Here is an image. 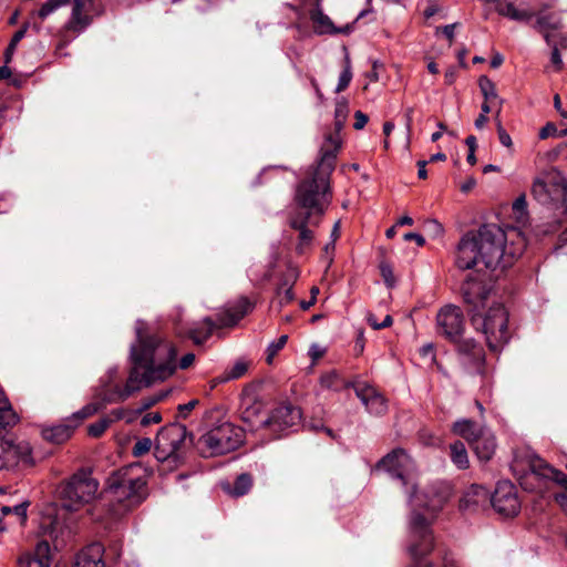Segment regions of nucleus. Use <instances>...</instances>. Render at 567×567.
I'll use <instances>...</instances> for the list:
<instances>
[{
	"label": "nucleus",
	"instance_id": "obj_1",
	"mask_svg": "<svg viewBox=\"0 0 567 567\" xmlns=\"http://www.w3.org/2000/svg\"><path fill=\"white\" fill-rule=\"evenodd\" d=\"M136 342L131 347L133 367L117 400L124 401L134 392L172 377L177 368L186 370L195 362V354L188 352L176 361L177 349L161 333L148 332L146 323L138 320L135 326Z\"/></svg>",
	"mask_w": 567,
	"mask_h": 567
},
{
	"label": "nucleus",
	"instance_id": "obj_2",
	"mask_svg": "<svg viewBox=\"0 0 567 567\" xmlns=\"http://www.w3.org/2000/svg\"><path fill=\"white\" fill-rule=\"evenodd\" d=\"M527 245L524 234L515 227L503 229L494 224L466 233L454 252V265L461 270L481 267L489 270L509 267Z\"/></svg>",
	"mask_w": 567,
	"mask_h": 567
},
{
	"label": "nucleus",
	"instance_id": "obj_3",
	"mask_svg": "<svg viewBox=\"0 0 567 567\" xmlns=\"http://www.w3.org/2000/svg\"><path fill=\"white\" fill-rule=\"evenodd\" d=\"M341 148L340 127L324 134L319 152V161L311 167L297 187L296 202L306 213L321 216L331 202L330 176L336 167Z\"/></svg>",
	"mask_w": 567,
	"mask_h": 567
},
{
	"label": "nucleus",
	"instance_id": "obj_4",
	"mask_svg": "<svg viewBox=\"0 0 567 567\" xmlns=\"http://www.w3.org/2000/svg\"><path fill=\"white\" fill-rule=\"evenodd\" d=\"M393 477L400 480L409 493V499L413 507L425 508L432 513L439 512L452 495L450 484L436 482L421 494L416 492V483L412 473L413 463L405 451L398 449L385 455L378 464Z\"/></svg>",
	"mask_w": 567,
	"mask_h": 567
},
{
	"label": "nucleus",
	"instance_id": "obj_5",
	"mask_svg": "<svg viewBox=\"0 0 567 567\" xmlns=\"http://www.w3.org/2000/svg\"><path fill=\"white\" fill-rule=\"evenodd\" d=\"M109 511L120 518L140 506L147 497V477L140 464L113 472L106 481Z\"/></svg>",
	"mask_w": 567,
	"mask_h": 567
},
{
	"label": "nucleus",
	"instance_id": "obj_6",
	"mask_svg": "<svg viewBox=\"0 0 567 567\" xmlns=\"http://www.w3.org/2000/svg\"><path fill=\"white\" fill-rule=\"evenodd\" d=\"M436 323L439 332L447 339L457 342L458 352L475 365L478 373H482L484 363V350L473 339L458 340L464 329V317L462 310L456 306L443 307L437 316Z\"/></svg>",
	"mask_w": 567,
	"mask_h": 567
},
{
	"label": "nucleus",
	"instance_id": "obj_7",
	"mask_svg": "<svg viewBox=\"0 0 567 567\" xmlns=\"http://www.w3.org/2000/svg\"><path fill=\"white\" fill-rule=\"evenodd\" d=\"M244 440L245 432L240 426L221 422L200 435L195 447L203 457H213L235 451Z\"/></svg>",
	"mask_w": 567,
	"mask_h": 567
},
{
	"label": "nucleus",
	"instance_id": "obj_8",
	"mask_svg": "<svg viewBox=\"0 0 567 567\" xmlns=\"http://www.w3.org/2000/svg\"><path fill=\"white\" fill-rule=\"evenodd\" d=\"M97 489L99 482L91 472L80 470L60 483L56 494L64 509L76 512L94 499Z\"/></svg>",
	"mask_w": 567,
	"mask_h": 567
},
{
	"label": "nucleus",
	"instance_id": "obj_9",
	"mask_svg": "<svg viewBox=\"0 0 567 567\" xmlns=\"http://www.w3.org/2000/svg\"><path fill=\"white\" fill-rule=\"evenodd\" d=\"M472 324L481 331L492 351L499 350L509 340L508 315L501 303H493L486 312L472 315Z\"/></svg>",
	"mask_w": 567,
	"mask_h": 567
},
{
	"label": "nucleus",
	"instance_id": "obj_10",
	"mask_svg": "<svg viewBox=\"0 0 567 567\" xmlns=\"http://www.w3.org/2000/svg\"><path fill=\"white\" fill-rule=\"evenodd\" d=\"M255 302L247 297H239L234 303L226 306L218 315L217 320L205 318L189 329L188 337L196 344L204 343L213 333L214 329L236 326L246 315L252 311Z\"/></svg>",
	"mask_w": 567,
	"mask_h": 567
},
{
	"label": "nucleus",
	"instance_id": "obj_11",
	"mask_svg": "<svg viewBox=\"0 0 567 567\" xmlns=\"http://www.w3.org/2000/svg\"><path fill=\"white\" fill-rule=\"evenodd\" d=\"M187 435L186 426L181 423H172L162 427L155 440V457L159 462H177Z\"/></svg>",
	"mask_w": 567,
	"mask_h": 567
},
{
	"label": "nucleus",
	"instance_id": "obj_12",
	"mask_svg": "<svg viewBox=\"0 0 567 567\" xmlns=\"http://www.w3.org/2000/svg\"><path fill=\"white\" fill-rule=\"evenodd\" d=\"M71 14L64 29L73 33L83 32L94 20L102 14L101 0H69Z\"/></svg>",
	"mask_w": 567,
	"mask_h": 567
},
{
	"label": "nucleus",
	"instance_id": "obj_13",
	"mask_svg": "<svg viewBox=\"0 0 567 567\" xmlns=\"http://www.w3.org/2000/svg\"><path fill=\"white\" fill-rule=\"evenodd\" d=\"M300 421V409L285 403L272 409L267 419L264 420V423H266L267 430L279 437L281 434L298 426Z\"/></svg>",
	"mask_w": 567,
	"mask_h": 567
},
{
	"label": "nucleus",
	"instance_id": "obj_14",
	"mask_svg": "<svg viewBox=\"0 0 567 567\" xmlns=\"http://www.w3.org/2000/svg\"><path fill=\"white\" fill-rule=\"evenodd\" d=\"M532 195L542 205L563 202L567 197V183L561 176L536 178L532 186Z\"/></svg>",
	"mask_w": 567,
	"mask_h": 567
},
{
	"label": "nucleus",
	"instance_id": "obj_15",
	"mask_svg": "<svg viewBox=\"0 0 567 567\" xmlns=\"http://www.w3.org/2000/svg\"><path fill=\"white\" fill-rule=\"evenodd\" d=\"M491 502L495 511L506 517L517 515L520 509L517 489L509 481H501L497 483Z\"/></svg>",
	"mask_w": 567,
	"mask_h": 567
},
{
	"label": "nucleus",
	"instance_id": "obj_16",
	"mask_svg": "<svg viewBox=\"0 0 567 567\" xmlns=\"http://www.w3.org/2000/svg\"><path fill=\"white\" fill-rule=\"evenodd\" d=\"M411 533L417 542L410 546V554L413 559L427 555L433 548V535L430 523L419 513H414L411 519Z\"/></svg>",
	"mask_w": 567,
	"mask_h": 567
},
{
	"label": "nucleus",
	"instance_id": "obj_17",
	"mask_svg": "<svg viewBox=\"0 0 567 567\" xmlns=\"http://www.w3.org/2000/svg\"><path fill=\"white\" fill-rule=\"evenodd\" d=\"M20 463L32 465V447L29 442L1 441L0 443V471L19 465Z\"/></svg>",
	"mask_w": 567,
	"mask_h": 567
},
{
	"label": "nucleus",
	"instance_id": "obj_18",
	"mask_svg": "<svg viewBox=\"0 0 567 567\" xmlns=\"http://www.w3.org/2000/svg\"><path fill=\"white\" fill-rule=\"evenodd\" d=\"M461 290L471 315L485 309L488 303L489 289L481 278L468 276Z\"/></svg>",
	"mask_w": 567,
	"mask_h": 567
},
{
	"label": "nucleus",
	"instance_id": "obj_19",
	"mask_svg": "<svg viewBox=\"0 0 567 567\" xmlns=\"http://www.w3.org/2000/svg\"><path fill=\"white\" fill-rule=\"evenodd\" d=\"M289 225L291 228L299 231L298 244L296 247L297 252H306L310 248L315 238L313 230L310 228V226H318L319 219H312L311 213L297 210L290 215Z\"/></svg>",
	"mask_w": 567,
	"mask_h": 567
},
{
	"label": "nucleus",
	"instance_id": "obj_20",
	"mask_svg": "<svg viewBox=\"0 0 567 567\" xmlns=\"http://www.w3.org/2000/svg\"><path fill=\"white\" fill-rule=\"evenodd\" d=\"M354 391L369 413L375 415L385 413L388 409L386 401L373 386L359 383L354 386Z\"/></svg>",
	"mask_w": 567,
	"mask_h": 567
},
{
	"label": "nucleus",
	"instance_id": "obj_21",
	"mask_svg": "<svg viewBox=\"0 0 567 567\" xmlns=\"http://www.w3.org/2000/svg\"><path fill=\"white\" fill-rule=\"evenodd\" d=\"M264 409L265 404L262 401L248 395L243 400L241 420L248 424L251 430L267 429L266 423H264V420L267 419V416L264 415Z\"/></svg>",
	"mask_w": 567,
	"mask_h": 567
},
{
	"label": "nucleus",
	"instance_id": "obj_22",
	"mask_svg": "<svg viewBox=\"0 0 567 567\" xmlns=\"http://www.w3.org/2000/svg\"><path fill=\"white\" fill-rule=\"evenodd\" d=\"M52 564V551L47 540L37 543L33 553H24L19 557V567H50Z\"/></svg>",
	"mask_w": 567,
	"mask_h": 567
},
{
	"label": "nucleus",
	"instance_id": "obj_23",
	"mask_svg": "<svg viewBox=\"0 0 567 567\" xmlns=\"http://www.w3.org/2000/svg\"><path fill=\"white\" fill-rule=\"evenodd\" d=\"M309 18L312 22L313 31L317 34L349 33L352 30L351 25H347L343 29L334 28L330 18L323 13L319 0H317L313 3V8L309 10Z\"/></svg>",
	"mask_w": 567,
	"mask_h": 567
},
{
	"label": "nucleus",
	"instance_id": "obj_24",
	"mask_svg": "<svg viewBox=\"0 0 567 567\" xmlns=\"http://www.w3.org/2000/svg\"><path fill=\"white\" fill-rule=\"evenodd\" d=\"M470 445L481 461L487 462L495 454L496 439L491 431L484 429Z\"/></svg>",
	"mask_w": 567,
	"mask_h": 567
},
{
	"label": "nucleus",
	"instance_id": "obj_25",
	"mask_svg": "<svg viewBox=\"0 0 567 567\" xmlns=\"http://www.w3.org/2000/svg\"><path fill=\"white\" fill-rule=\"evenodd\" d=\"M495 10L498 14L519 22H528L535 17L534 11L518 9L511 0H495Z\"/></svg>",
	"mask_w": 567,
	"mask_h": 567
},
{
	"label": "nucleus",
	"instance_id": "obj_26",
	"mask_svg": "<svg viewBox=\"0 0 567 567\" xmlns=\"http://www.w3.org/2000/svg\"><path fill=\"white\" fill-rule=\"evenodd\" d=\"M102 553L100 544H92L75 556L72 567H103Z\"/></svg>",
	"mask_w": 567,
	"mask_h": 567
},
{
	"label": "nucleus",
	"instance_id": "obj_27",
	"mask_svg": "<svg viewBox=\"0 0 567 567\" xmlns=\"http://www.w3.org/2000/svg\"><path fill=\"white\" fill-rule=\"evenodd\" d=\"M19 422L17 413L13 411L4 392L0 389V439L4 436L9 429Z\"/></svg>",
	"mask_w": 567,
	"mask_h": 567
},
{
	"label": "nucleus",
	"instance_id": "obj_28",
	"mask_svg": "<svg viewBox=\"0 0 567 567\" xmlns=\"http://www.w3.org/2000/svg\"><path fill=\"white\" fill-rule=\"evenodd\" d=\"M530 468L533 474L550 478L567 491V474L553 468L540 458L534 461L530 465Z\"/></svg>",
	"mask_w": 567,
	"mask_h": 567
},
{
	"label": "nucleus",
	"instance_id": "obj_29",
	"mask_svg": "<svg viewBox=\"0 0 567 567\" xmlns=\"http://www.w3.org/2000/svg\"><path fill=\"white\" fill-rule=\"evenodd\" d=\"M75 426L76 424H56L48 426L42 430V437L48 442L61 444L72 436Z\"/></svg>",
	"mask_w": 567,
	"mask_h": 567
},
{
	"label": "nucleus",
	"instance_id": "obj_30",
	"mask_svg": "<svg viewBox=\"0 0 567 567\" xmlns=\"http://www.w3.org/2000/svg\"><path fill=\"white\" fill-rule=\"evenodd\" d=\"M534 28L544 35V39L548 45H551L554 35L550 33L551 30H558L561 28V21L555 14L538 16Z\"/></svg>",
	"mask_w": 567,
	"mask_h": 567
},
{
	"label": "nucleus",
	"instance_id": "obj_31",
	"mask_svg": "<svg viewBox=\"0 0 567 567\" xmlns=\"http://www.w3.org/2000/svg\"><path fill=\"white\" fill-rule=\"evenodd\" d=\"M452 430L471 444L484 431V427L472 420L461 419L453 424Z\"/></svg>",
	"mask_w": 567,
	"mask_h": 567
},
{
	"label": "nucleus",
	"instance_id": "obj_32",
	"mask_svg": "<svg viewBox=\"0 0 567 567\" xmlns=\"http://www.w3.org/2000/svg\"><path fill=\"white\" fill-rule=\"evenodd\" d=\"M122 417L123 412L120 410H114L109 415H105L96 422L90 424L87 426V433L92 437H100L113 422L121 420Z\"/></svg>",
	"mask_w": 567,
	"mask_h": 567
},
{
	"label": "nucleus",
	"instance_id": "obj_33",
	"mask_svg": "<svg viewBox=\"0 0 567 567\" xmlns=\"http://www.w3.org/2000/svg\"><path fill=\"white\" fill-rule=\"evenodd\" d=\"M320 384L322 388L333 391H341L354 386L351 382L344 380L336 370L323 373L320 377Z\"/></svg>",
	"mask_w": 567,
	"mask_h": 567
},
{
	"label": "nucleus",
	"instance_id": "obj_34",
	"mask_svg": "<svg viewBox=\"0 0 567 567\" xmlns=\"http://www.w3.org/2000/svg\"><path fill=\"white\" fill-rule=\"evenodd\" d=\"M252 487V477L248 473H243L237 476L234 485H224V489L234 497H240L246 495Z\"/></svg>",
	"mask_w": 567,
	"mask_h": 567
},
{
	"label": "nucleus",
	"instance_id": "obj_35",
	"mask_svg": "<svg viewBox=\"0 0 567 567\" xmlns=\"http://www.w3.org/2000/svg\"><path fill=\"white\" fill-rule=\"evenodd\" d=\"M487 498L488 492L483 486L474 485L462 498L461 507L468 508L471 506H477Z\"/></svg>",
	"mask_w": 567,
	"mask_h": 567
},
{
	"label": "nucleus",
	"instance_id": "obj_36",
	"mask_svg": "<svg viewBox=\"0 0 567 567\" xmlns=\"http://www.w3.org/2000/svg\"><path fill=\"white\" fill-rule=\"evenodd\" d=\"M450 449L452 462L461 470L467 468L470 462L465 445L461 441H457L451 444Z\"/></svg>",
	"mask_w": 567,
	"mask_h": 567
},
{
	"label": "nucleus",
	"instance_id": "obj_37",
	"mask_svg": "<svg viewBox=\"0 0 567 567\" xmlns=\"http://www.w3.org/2000/svg\"><path fill=\"white\" fill-rule=\"evenodd\" d=\"M478 85L481 89V92L487 102H495L498 101V110L496 113V117H498L501 112V104L502 101L498 99L495 84L487 78V76H481L478 81Z\"/></svg>",
	"mask_w": 567,
	"mask_h": 567
},
{
	"label": "nucleus",
	"instance_id": "obj_38",
	"mask_svg": "<svg viewBox=\"0 0 567 567\" xmlns=\"http://www.w3.org/2000/svg\"><path fill=\"white\" fill-rule=\"evenodd\" d=\"M69 0H48L42 7L34 13L40 20H45L50 14L55 12L58 9L66 6Z\"/></svg>",
	"mask_w": 567,
	"mask_h": 567
},
{
	"label": "nucleus",
	"instance_id": "obj_39",
	"mask_svg": "<svg viewBox=\"0 0 567 567\" xmlns=\"http://www.w3.org/2000/svg\"><path fill=\"white\" fill-rule=\"evenodd\" d=\"M29 505V502H22L13 506H2L1 514L4 516L14 514L18 517L19 523L23 525L27 520V509Z\"/></svg>",
	"mask_w": 567,
	"mask_h": 567
},
{
	"label": "nucleus",
	"instance_id": "obj_40",
	"mask_svg": "<svg viewBox=\"0 0 567 567\" xmlns=\"http://www.w3.org/2000/svg\"><path fill=\"white\" fill-rule=\"evenodd\" d=\"M249 368V362L246 360H237L231 367L226 369V380H237L246 374Z\"/></svg>",
	"mask_w": 567,
	"mask_h": 567
},
{
	"label": "nucleus",
	"instance_id": "obj_41",
	"mask_svg": "<svg viewBox=\"0 0 567 567\" xmlns=\"http://www.w3.org/2000/svg\"><path fill=\"white\" fill-rule=\"evenodd\" d=\"M351 80H352L351 62H350V58L347 55L344 59L343 71L341 72V74L339 76L336 92L340 93V92L344 91L349 86Z\"/></svg>",
	"mask_w": 567,
	"mask_h": 567
},
{
	"label": "nucleus",
	"instance_id": "obj_42",
	"mask_svg": "<svg viewBox=\"0 0 567 567\" xmlns=\"http://www.w3.org/2000/svg\"><path fill=\"white\" fill-rule=\"evenodd\" d=\"M287 340H288V336L284 334V336H280L276 341H272L268 346V348L266 350V353H267L266 361L268 364L272 363L277 353L286 346Z\"/></svg>",
	"mask_w": 567,
	"mask_h": 567
},
{
	"label": "nucleus",
	"instance_id": "obj_43",
	"mask_svg": "<svg viewBox=\"0 0 567 567\" xmlns=\"http://www.w3.org/2000/svg\"><path fill=\"white\" fill-rule=\"evenodd\" d=\"M513 213L518 223H524L527 217V202L525 195H520L513 203Z\"/></svg>",
	"mask_w": 567,
	"mask_h": 567
},
{
	"label": "nucleus",
	"instance_id": "obj_44",
	"mask_svg": "<svg viewBox=\"0 0 567 567\" xmlns=\"http://www.w3.org/2000/svg\"><path fill=\"white\" fill-rule=\"evenodd\" d=\"M102 404L99 402H92L83 406L79 412H76L73 417L76 419V425L84 419L95 414L99 410H101Z\"/></svg>",
	"mask_w": 567,
	"mask_h": 567
},
{
	"label": "nucleus",
	"instance_id": "obj_45",
	"mask_svg": "<svg viewBox=\"0 0 567 567\" xmlns=\"http://www.w3.org/2000/svg\"><path fill=\"white\" fill-rule=\"evenodd\" d=\"M24 34H25V28H22V29L18 30L13 34V37H12V39H11L7 50H6V53H4L6 63H9L11 61L17 45L24 38Z\"/></svg>",
	"mask_w": 567,
	"mask_h": 567
},
{
	"label": "nucleus",
	"instance_id": "obj_46",
	"mask_svg": "<svg viewBox=\"0 0 567 567\" xmlns=\"http://www.w3.org/2000/svg\"><path fill=\"white\" fill-rule=\"evenodd\" d=\"M152 446H153V442L151 439L142 437L135 442V444L132 449V453L136 457L143 456L151 451Z\"/></svg>",
	"mask_w": 567,
	"mask_h": 567
},
{
	"label": "nucleus",
	"instance_id": "obj_47",
	"mask_svg": "<svg viewBox=\"0 0 567 567\" xmlns=\"http://www.w3.org/2000/svg\"><path fill=\"white\" fill-rule=\"evenodd\" d=\"M277 298L280 307L290 303L295 299V295L291 286L284 284L277 290Z\"/></svg>",
	"mask_w": 567,
	"mask_h": 567
},
{
	"label": "nucleus",
	"instance_id": "obj_48",
	"mask_svg": "<svg viewBox=\"0 0 567 567\" xmlns=\"http://www.w3.org/2000/svg\"><path fill=\"white\" fill-rule=\"evenodd\" d=\"M567 135V128L564 131H558L557 126L554 123H547L540 131H539V138L546 140L548 137H560Z\"/></svg>",
	"mask_w": 567,
	"mask_h": 567
},
{
	"label": "nucleus",
	"instance_id": "obj_49",
	"mask_svg": "<svg viewBox=\"0 0 567 567\" xmlns=\"http://www.w3.org/2000/svg\"><path fill=\"white\" fill-rule=\"evenodd\" d=\"M551 54H550V65L553 66L555 72H559L564 68V62L558 49V45L555 41H551Z\"/></svg>",
	"mask_w": 567,
	"mask_h": 567
},
{
	"label": "nucleus",
	"instance_id": "obj_50",
	"mask_svg": "<svg viewBox=\"0 0 567 567\" xmlns=\"http://www.w3.org/2000/svg\"><path fill=\"white\" fill-rule=\"evenodd\" d=\"M442 9L441 0H426L425 8L423 9V16L426 19L434 17Z\"/></svg>",
	"mask_w": 567,
	"mask_h": 567
},
{
	"label": "nucleus",
	"instance_id": "obj_51",
	"mask_svg": "<svg viewBox=\"0 0 567 567\" xmlns=\"http://www.w3.org/2000/svg\"><path fill=\"white\" fill-rule=\"evenodd\" d=\"M381 276L388 287H393L395 284L393 269L388 262H381L380 265Z\"/></svg>",
	"mask_w": 567,
	"mask_h": 567
},
{
	"label": "nucleus",
	"instance_id": "obj_52",
	"mask_svg": "<svg viewBox=\"0 0 567 567\" xmlns=\"http://www.w3.org/2000/svg\"><path fill=\"white\" fill-rule=\"evenodd\" d=\"M367 320H368V323L374 329V330H379V329H383V328H388L392 324L393 320H392V317L390 315H386L385 318L383 319V321L381 323H379L374 317L373 313H369L368 317H367Z\"/></svg>",
	"mask_w": 567,
	"mask_h": 567
},
{
	"label": "nucleus",
	"instance_id": "obj_53",
	"mask_svg": "<svg viewBox=\"0 0 567 567\" xmlns=\"http://www.w3.org/2000/svg\"><path fill=\"white\" fill-rule=\"evenodd\" d=\"M497 135H498L499 143L503 146H505L507 148H512V146H513L512 137L505 131V128L503 127V125L499 121H497Z\"/></svg>",
	"mask_w": 567,
	"mask_h": 567
},
{
	"label": "nucleus",
	"instance_id": "obj_54",
	"mask_svg": "<svg viewBox=\"0 0 567 567\" xmlns=\"http://www.w3.org/2000/svg\"><path fill=\"white\" fill-rule=\"evenodd\" d=\"M162 421V415L159 412H150L143 415L141 420V424L143 426H147L150 424L159 423Z\"/></svg>",
	"mask_w": 567,
	"mask_h": 567
},
{
	"label": "nucleus",
	"instance_id": "obj_55",
	"mask_svg": "<svg viewBox=\"0 0 567 567\" xmlns=\"http://www.w3.org/2000/svg\"><path fill=\"white\" fill-rule=\"evenodd\" d=\"M347 112H348L347 100H344V99L339 100L336 105V117L339 123L341 122V120L346 118Z\"/></svg>",
	"mask_w": 567,
	"mask_h": 567
},
{
	"label": "nucleus",
	"instance_id": "obj_56",
	"mask_svg": "<svg viewBox=\"0 0 567 567\" xmlns=\"http://www.w3.org/2000/svg\"><path fill=\"white\" fill-rule=\"evenodd\" d=\"M369 121V117L368 115H365L363 112L361 111H357L354 113V123H353V127L355 130H362L367 123Z\"/></svg>",
	"mask_w": 567,
	"mask_h": 567
},
{
	"label": "nucleus",
	"instance_id": "obj_57",
	"mask_svg": "<svg viewBox=\"0 0 567 567\" xmlns=\"http://www.w3.org/2000/svg\"><path fill=\"white\" fill-rule=\"evenodd\" d=\"M199 403L198 400H192L188 403L178 405V414L182 417H186L188 413L195 409V406Z\"/></svg>",
	"mask_w": 567,
	"mask_h": 567
},
{
	"label": "nucleus",
	"instance_id": "obj_58",
	"mask_svg": "<svg viewBox=\"0 0 567 567\" xmlns=\"http://www.w3.org/2000/svg\"><path fill=\"white\" fill-rule=\"evenodd\" d=\"M457 78V69L455 66H450L446 69L444 73V80L447 85H452Z\"/></svg>",
	"mask_w": 567,
	"mask_h": 567
},
{
	"label": "nucleus",
	"instance_id": "obj_59",
	"mask_svg": "<svg viewBox=\"0 0 567 567\" xmlns=\"http://www.w3.org/2000/svg\"><path fill=\"white\" fill-rule=\"evenodd\" d=\"M404 240L406 241H415L417 246L422 247L425 245V239L422 235L416 233H408L404 235Z\"/></svg>",
	"mask_w": 567,
	"mask_h": 567
},
{
	"label": "nucleus",
	"instance_id": "obj_60",
	"mask_svg": "<svg viewBox=\"0 0 567 567\" xmlns=\"http://www.w3.org/2000/svg\"><path fill=\"white\" fill-rule=\"evenodd\" d=\"M324 354V349L321 348L318 344H312L309 350V355L311 357L312 361L316 362Z\"/></svg>",
	"mask_w": 567,
	"mask_h": 567
},
{
	"label": "nucleus",
	"instance_id": "obj_61",
	"mask_svg": "<svg viewBox=\"0 0 567 567\" xmlns=\"http://www.w3.org/2000/svg\"><path fill=\"white\" fill-rule=\"evenodd\" d=\"M426 226L433 231L434 235L441 236L443 234V227L442 225L435 220L431 219L426 221Z\"/></svg>",
	"mask_w": 567,
	"mask_h": 567
},
{
	"label": "nucleus",
	"instance_id": "obj_62",
	"mask_svg": "<svg viewBox=\"0 0 567 567\" xmlns=\"http://www.w3.org/2000/svg\"><path fill=\"white\" fill-rule=\"evenodd\" d=\"M443 567H460L457 559L452 553H447L444 555Z\"/></svg>",
	"mask_w": 567,
	"mask_h": 567
},
{
	"label": "nucleus",
	"instance_id": "obj_63",
	"mask_svg": "<svg viewBox=\"0 0 567 567\" xmlns=\"http://www.w3.org/2000/svg\"><path fill=\"white\" fill-rule=\"evenodd\" d=\"M455 28H456V23L446 24L442 28V32L446 37V39L450 41V43H452L454 40Z\"/></svg>",
	"mask_w": 567,
	"mask_h": 567
},
{
	"label": "nucleus",
	"instance_id": "obj_64",
	"mask_svg": "<svg viewBox=\"0 0 567 567\" xmlns=\"http://www.w3.org/2000/svg\"><path fill=\"white\" fill-rule=\"evenodd\" d=\"M555 501L561 508V511L567 515V494L559 493L555 495Z\"/></svg>",
	"mask_w": 567,
	"mask_h": 567
}]
</instances>
